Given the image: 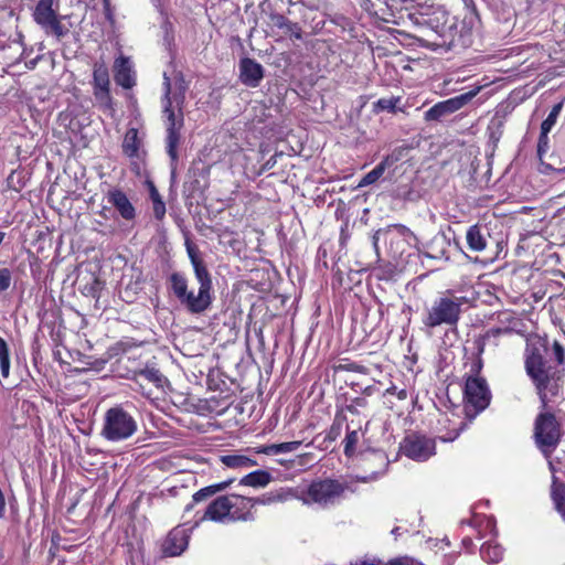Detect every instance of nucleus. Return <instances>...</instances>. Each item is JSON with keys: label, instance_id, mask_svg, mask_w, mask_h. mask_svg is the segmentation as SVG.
<instances>
[{"label": "nucleus", "instance_id": "nucleus-7", "mask_svg": "<svg viewBox=\"0 0 565 565\" xmlns=\"http://www.w3.org/2000/svg\"><path fill=\"white\" fill-rule=\"evenodd\" d=\"M350 490L348 482H341L335 479H323L313 481L301 498L305 504H318L322 508L334 505L344 497V492Z\"/></svg>", "mask_w": 565, "mask_h": 565}, {"label": "nucleus", "instance_id": "nucleus-53", "mask_svg": "<svg viewBox=\"0 0 565 565\" xmlns=\"http://www.w3.org/2000/svg\"><path fill=\"white\" fill-rule=\"evenodd\" d=\"M273 162H276L275 160V157H271L269 160H267V167H269L270 164H273Z\"/></svg>", "mask_w": 565, "mask_h": 565}, {"label": "nucleus", "instance_id": "nucleus-15", "mask_svg": "<svg viewBox=\"0 0 565 565\" xmlns=\"http://www.w3.org/2000/svg\"><path fill=\"white\" fill-rule=\"evenodd\" d=\"M264 77V67L253 58L244 57L239 62V79L248 87H257Z\"/></svg>", "mask_w": 565, "mask_h": 565}, {"label": "nucleus", "instance_id": "nucleus-33", "mask_svg": "<svg viewBox=\"0 0 565 565\" xmlns=\"http://www.w3.org/2000/svg\"><path fill=\"white\" fill-rule=\"evenodd\" d=\"M364 435L361 427H358L355 429H350V426H348L347 435L343 440L344 444V455L347 457H352L356 451V446L361 439V437Z\"/></svg>", "mask_w": 565, "mask_h": 565}, {"label": "nucleus", "instance_id": "nucleus-56", "mask_svg": "<svg viewBox=\"0 0 565 565\" xmlns=\"http://www.w3.org/2000/svg\"><path fill=\"white\" fill-rule=\"evenodd\" d=\"M134 166H135L134 168H135L136 172L139 173V171H140L139 164L138 163H134Z\"/></svg>", "mask_w": 565, "mask_h": 565}, {"label": "nucleus", "instance_id": "nucleus-8", "mask_svg": "<svg viewBox=\"0 0 565 565\" xmlns=\"http://www.w3.org/2000/svg\"><path fill=\"white\" fill-rule=\"evenodd\" d=\"M381 239L385 242L393 257H402L408 248L417 244L415 234L402 224H393L385 228L377 230L372 237V244L375 250H377Z\"/></svg>", "mask_w": 565, "mask_h": 565}, {"label": "nucleus", "instance_id": "nucleus-27", "mask_svg": "<svg viewBox=\"0 0 565 565\" xmlns=\"http://www.w3.org/2000/svg\"><path fill=\"white\" fill-rule=\"evenodd\" d=\"M302 441H287L281 444H271V445H263L255 448L256 454H265V455H278V454H287L296 451Z\"/></svg>", "mask_w": 565, "mask_h": 565}, {"label": "nucleus", "instance_id": "nucleus-45", "mask_svg": "<svg viewBox=\"0 0 565 565\" xmlns=\"http://www.w3.org/2000/svg\"><path fill=\"white\" fill-rule=\"evenodd\" d=\"M380 476H381L380 472H372V473L365 475V476H355L354 480L359 481V482H371V481L379 479Z\"/></svg>", "mask_w": 565, "mask_h": 565}, {"label": "nucleus", "instance_id": "nucleus-57", "mask_svg": "<svg viewBox=\"0 0 565 565\" xmlns=\"http://www.w3.org/2000/svg\"><path fill=\"white\" fill-rule=\"evenodd\" d=\"M478 522V525L480 526V520L476 519L473 520V524H476ZM469 524H472V521H469Z\"/></svg>", "mask_w": 565, "mask_h": 565}, {"label": "nucleus", "instance_id": "nucleus-25", "mask_svg": "<svg viewBox=\"0 0 565 565\" xmlns=\"http://www.w3.org/2000/svg\"><path fill=\"white\" fill-rule=\"evenodd\" d=\"M394 164V160L386 156L374 169L367 172L358 183V188H365L374 184Z\"/></svg>", "mask_w": 565, "mask_h": 565}, {"label": "nucleus", "instance_id": "nucleus-9", "mask_svg": "<svg viewBox=\"0 0 565 565\" xmlns=\"http://www.w3.org/2000/svg\"><path fill=\"white\" fill-rule=\"evenodd\" d=\"M491 391L486 379L481 376H467L463 390L465 414L471 422L483 412L491 402Z\"/></svg>", "mask_w": 565, "mask_h": 565}, {"label": "nucleus", "instance_id": "nucleus-48", "mask_svg": "<svg viewBox=\"0 0 565 565\" xmlns=\"http://www.w3.org/2000/svg\"><path fill=\"white\" fill-rule=\"evenodd\" d=\"M545 459L547 460V466H548V469H550V471L552 473V477H551V481H552L554 477H557L556 476L557 469H556V467H555V465H554V462L552 460V456L548 457V458H545Z\"/></svg>", "mask_w": 565, "mask_h": 565}, {"label": "nucleus", "instance_id": "nucleus-14", "mask_svg": "<svg viewBox=\"0 0 565 565\" xmlns=\"http://www.w3.org/2000/svg\"><path fill=\"white\" fill-rule=\"evenodd\" d=\"M563 108V103H558L553 106L552 110L550 111L547 118L542 122L541 125V135L537 142V157L541 161V171L543 173H546L547 171H557L563 172L565 171V167L563 169H554L551 164H545L543 162V153L548 148V137L547 134L551 131L553 126L556 124V120L559 116V113Z\"/></svg>", "mask_w": 565, "mask_h": 565}, {"label": "nucleus", "instance_id": "nucleus-41", "mask_svg": "<svg viewBox=\"0 0 565 565\" xmlns=\"http://www.w3.org/2000/svg\"><path fill=\"white\" fill-rule=\"evenodd\" d=\"M481 355L482 354H479L477 352L476 359L470 364V371H469L470 374L468 376H479V373L481 372L482 366H483V361L481 359Z\"/></svg>", "mask_w": 565, "mask_h": 565}, {"label": "nucleus", "instance_id": "nucleus-12", "mask_svg": "<svg viewBox=\"0 0 565 565\" xmlns=\"http://www.w3.org/2000/svg\"><path fill=\"white\" fill-rule=\"evenodd\" d=\"M401 449L413 460L426 461L435 455L436 445L434 439L414 434L404 439Z\"/></svg>", "mask_w": 565, "mask_h": 565}, {"label": "nucleus", "instance_id": "nucleus-35", "mask_svg": "<svg viewBox=\"0 0 565 565\" xmlns=\"http://www.w3.org/2000/svg\"><path fill=\"white\" fill-rule=\"evenodd\" d=\"M399 96H392L388 98H380L377 102L374 103V111H390V113H396L401 108L398 107V104L401 103Z\"/></svg>", "mask_w": 565, "mask_h": 565}, {"label": "nucleus", "instance_id": "nucleus-22", "mask_svg": "<svg viewBox=\"0 0 565 565\" xmlns=\"http://www.w3.org/2000/svg\"><path fill=\"white\" fill-rule=\"evenodd\" d=\"M480 556L489 564H498L503 559L504 548L494 539H490L481 545Z\"/></svg>", "mask_w": 565, "mask_h": 565}, {"label": "nucleus", "instance_id": "nucleus-6", "mask_svg": "<svg viewBox=\"0 0 565 565\" xmlns=\"http://www.w3.org/2000/svg\"><path fill=\"white\" fill-rule=\"evenodd\" d=\"M137 429L136 418L121 406H114L104 415L100 435L108 441L118 443L129 439Z\"/></svg>", "mask_w": 565, "mask_h": 565}, {"label": "nucleus", "instance_id": "nucleus-21", "mask_svg": "<svg viewBox=\"0 0 565 565\" xmlns=\"http://www.w3.org/2000/svg\"><path fill=\"white\" fill-rule=\"evenodd\" d=\"M490 234L486 226L472 225L466 234L467 244L472 252H482L489 244Z\"/></svg>", "mask_w": 565, "mask_h": 565}, {"label": "nucleus", "instance_id": "nucleus-4", "mask_svg": "<svg viewBox=\"0 0 565 565\" xmlns=\"http://www.w3.org/2000/svg\"><path fill=\"white\" fill-rule=\"evenodd\" d=\"M253 501L237 494L221 495L209 503L204 513L192 524L195 529L204 521L228 523L253 520Z\"/></svg>", "mask_w": 565, "mask_h": 565}, {"label": "nucleus", "instance_id": "nucleus-26", "mask_svg": "<svg viewBox=\"0 0 565 565\" xmlns=\"http://www.w3.org/2000/svg\"><path fill=\"white\" fill-rule=\"evenodd\" d=\"M232 480H228V481H223V482H220V483H215V484H212V486H207L205 488H202L200 489L199 491H196L193 495H192V502L189 503L186 507H185V512H189L193 509L194 504L195 503H199L201 501H204L206 500L207 498L214 495L215 493L220 492V491H223L225 490L230 484H231Z\"/></svg>", "mask_w": 565, "mask_h": 565}, {"label": "nucleus", "instance_id": "nucleus-46", "mask_svg": "<svg viewBox=\"0 0 565 565\" xmlns=\"http://www.w3.org/2000/svg\"><path fill=\"white\" fill-rule=\"evenodd\" d=\"M104 13L109 22L114 21V13L110 4V0H103Z\"/></svg>", "mask_w": 565, "mask_h": 565}, {"label": "nucleus", "instance_id": "nucleus-42", "mask_svg": "<svg viewBox=\"0 0 565 565\" xmlns=\"http://www.w3.org/2000/svg\"><path fill=\"white\" fill-rule=\"evenodd\" d=\"M480 526H483L491 535H497L495 520L491 516H484L480 520Z\"/></svg>", "mask_w": 565, "mask_h": 565}, {"label": "nucleus", "instance_id": "nucleus-5", "mask_svg": "<svg viewBox=\"0 0 565 565\" xmlns=\"http://www.w3.org/2000/svg\"><path fill=\"white\" fill-rule=\"evenodd\" d=\"M468 303L463 296H446L436 299L426 310L423 323L429 329L446 324L456 326L460 319L461 307Z\"/></svg>", "mask_w": 565, "mask_h": 565}, {"label": "nucleus", "instance_id": "nucleus-31", "mask_svg": "<svg viewBox=\"0 0 565 565\" xmlns=\"http://www.w3.org/2000/svg\"><path fill=\"white\" fill-rule=\"evenodd\" d=\"M504 334H508L507 327L488 329L483 335L475 341L476 350H478L479 354H482L487 343L493 342L497 345L498 343L494 340Z\"/></svg>", "mask_w": 565, "mask_h": 565}, {"label": "nucleus", "instance_id": "nucleus-54", "mask_svg": "<svg viewBox=\"0 0 565 565\" xmlns=\"http://www.w3.org/2000/svg\"><path fill=\"white\" fill-rule=\"evenodd\" d=\"M273 162H276L275 160V157H271L269 160H267V167H269L270 164H273Z\"/></svg>", "mask_w": 565, "mask_h": 565}, {"label": "nucleus", "instance_id": "nucleus-49", "mask_svg": "<svg viewBox=\"0 0 565 565\" xmlns=\"http://www.w3.org/2000/svg\"><path fill=\"white\" fill-rule=\"evenodd\" d=\"M150 199H151L152 203L157 202L158 200H162L154 185L150 186Z\"/></svg>", "mask_w": 565, "mask_h": 565}, {"label": "nucleus", "instance_id": "nucleus-16", "mask_svg": "<svg viewBox=\"0 0 565 565\" xmlns=\"http://www.w3.org/2000/svg\"><path fill=\"white\" fill-rule=\"evenodd\" d=\"M107 201L118 211L124 220L131 221L135 218L136 210L126 193L121 190H109L107 193Z\"/></svg>", "mask_w": 565, "mask_h": 565}, {"label": "nucleus", "instance_id": "nucleus-17", "mask_svg": "<svg viewBox=\"0 0 565 565\" xmlns=\"http://www.w3.org/2000/svg\"><path fill=\"white\" fill-rule=\"evenodd\" d=\"M93 84L95 97L99 100H109V73L104 63H95Z\"/></svg>", "mask_w": 565, "mask_h": 565}, {"label": "nucleus", "instance_id": "nucleus-18", "mask_svg": "<svg viewBox=\"0 0 565 565\" xmlns=\"http://www.w3.org/2000/svg\"><path fill=\"white\" fill-rule=\"evenodd\" d=\"M115 82L124 87L131 88L136 84L135 72L132 70V62L129 57L119 56L115 61Z\"/></svg>", "mask_w": 565, "mask_h": 565}, {"label": "nucleus", "instance_id": "nucleus-11", "mask_svg": "<svg viewBox=\"0 0 565 565\" xmlns=\"http://www.w3.org/2000/svg\"><path fill=\"white\" fill-rule=\"evenodd\" d=\"M479 89L480 87H477L476 89L469 90L465 94H460L435 104L426 110L425 119L427 121H437L450 114H454L466 106L478 94Z\"/></svg>", "mask_w": 565, "mask_h": 565}, {"label": "nucleus", "instance_id": "nucleus-37", "mask_svg": "<svg viewBox=\"0 0 565 565\" xmlns=\"http://www.w3.org/2000/svg\"><path fill=\"white\" fill-rule=\"evenodd\" d=\"M289 497V492L288 491H280L276 494L274 493H266L264 494L263 497L260 498H248V500H252L253 501V508L256 505V504H270L275 501H285L287 500Z\"/></svg>", "mask_w": 565, "mask_h": 565}, {"label": "nucleus", "instance_id": "nucleus-36", "mask_svg": "<svg viewBox=\"0 0 565 565\" xmlns=\"http://www.w3.org/2000/svg\"><path fill=\"white\" fill-rule=\"evenodd\" d=\"M0 371L1 375L7 379L10 374V353L9 348L3 338L0 337Z\"/></svg>", "mask_w": 565, "mask_h": 565}, {"label": "nucleus", "instance_id": "nucleus-59", "mask_svg": "<svg viewBox=\"0 0 565 565\" xmlns=\"http://www.w3.org/2000/svg\"><path fill=\"white\" fill-rule=\"evenodd\" d=\"M562 519L565 521V516H562Z\"/></svg>", "mask_w": 565, "mask_h": 565}, {"label": "nucleus", "instance_id": "nucleus-40", "mask_svg": "<svg viewBox=\"0 0 565 565\" xmlns=\"http://www.w3.org/2000/svg\"><path fill=\"white\" fill-rule=\"evenodd\" d=\"M366 405L367 401L364 397H356L347 406V409L352 414H359L360 408H364Z\"/></svg>", "mask_w": 565, "mask_h": 565}, {"label": "nucleus", "instance_id": "nucleus-55", "mask_svg": "<svg viewBox=\"0 0 565 565\" xmlns=\"http://www.w3.org/2000/svg\"><path fill=\"white\" fill-rule=\"evenodd\" d=\"M360 565H377V564L372 563V562L363 561V562H361V564H360Z\"/></svg>", "mask_w": 565, "mask_h": 565}, {"label": "nucleus", "instance_id": "nucleus-1", "mask_svg": "<svg viewBox=\"0 0 565 565\" xmlns=\"http://www.w3.org/2000/svg\"><path fill=\"white\" fill-rule=\"evenodd\" d=\"M554 356L557 365L565 362V350L559 342L554 341L552 351L547 337L532 330V381L542 404L534 424V441L544 458L553 455L562 439V427L555 415L547 409L551 397L558 394L561 371L551 364Z\"/></svg>", "mask_w": 565, "mask_h": 565}, {"label": "nucleus", "instance_id": "nucleus-47", "mask_svg": "<svg viewBox=\"0 0 565 565\" xmlns=\"http://www.w3.org/2000/svg\"><path fill=\"white\" fill-rule=\"evenodd\" d=\"M414 559L407 556L397 557L390 562L391 565H413Z\"/></svg>", "mask_w": 565, "mask_h": 565}, {"label": "nucleus", "instance_id": "nucleus-3", "mask_svg": "<svg viewBox=\"0 0 565 565\" xmlns=\"http://www.w3.org/2000/svg\"><path fill=\"white\" fill-rule=\"evenodd\" d=\"M198 291L190 289L189 279L184 273L173 271L168 277V288L179 303L192 315H202L213 303V282L211 275H194Z\"/></svg>", "mask_w": 565, "mask_h": 565}, {"label": "nucleus", "instance_id": "nucleus-24", "mask_svg": "<svg viewBox=\"0 0 565 565\" xmlns=\"http://www.w3.org/2000/svg\"><path fill=\"white\" fill-rule=\"evenodd\" d=\"M551 500L554 509L561 516H565V482L554 477L550 488Z\"/></svg>", "mask_w": 565, "mask_h": 565}, {"label": "nucleus", "instance_id": "nucleus-10", "mask_svg": "<svg viewBox=\"0 0 565 565\" xmlns=\"http://www.w3.org/2000/svg\"><path fill=\"white\" fill-rule=\"evenodd\" d=\"M54 2L55 0H39L32 17L46 34L62 39L67 34L68 30L61 23L56 10L53 8Z\"/></svg>", "mask_w": 565, "mask_h": 565}, {"label": "nucleus", "instance_id": "nucleus-29", "mask_svg": "<svg viewBox=\"0 0 565 565\" xmlns=\"http://www.w3.org/2000/svg\"><path fill=\"white\" fill-rule=\"evenodd\" d=\"M186 253L191 265L193 267L194 275H211L204 260L199 254V249L195 245H193L190 241L185 242Z\"/></svg>", "mask_w": 565, "mask_h": 565}, {"label": "nucleus", "instance_id": "nucleus-19", "mask_svg": "<svg viewBox=\"0 0 565 565\" xmlns=\"http://www.w3.org/2000/svg\"><path fill=\"white\" fill-rule=\"evenodd\" d=\"M509 324L507 326L508 334L516 333L523 337L525 342L524 351V369L526 374L530 376V335L526 334V326L516 317L509 313L504 315V319Z\"/></svg>", "mask_w": 565, "mask_h": 565}, {"label": "nucleus", "instance_id": "nucleus-32", "mask_svg": "<svg viewBox=\"0 0 565 565\" xmlns=\"http://www.w3.org/2000/svg\"><path fill=\"white\" fill-rule=\"evenodd\" d=\"M271 480V476L269 472L265 470H256L246 476H244L239 483L243 486L254 487V488H263L266 487Z\"/></svg>", "mask_w": 565, "mask_h": 565}, {"label": "nucleus", "instance_id": "nucleus-51", "mask_svg": "<svg viewBox=\"0 0 565 565\" xmlns=\"http://www.w3.org/2000/svg\"><path fill=\"white\" fill-rule=\"evenodd\" d=\"M462 544L466 546V547H470L472 545V540L470 537H465L462 540Z\"/></svg>", "mask_w": 565, "mask_h": 565}, {"label": "nucleus", "instance_id": "nucleus-28", "mask_svg": "<svg viewBox=\"0 0 565 565\" xmlns=\"http://www.w3.org/2000/svg\"><path fill=\"white\" fill-rule=\"evenodd\" d=\"M221 462L231 469H247L257 466V461L245 455H224L220 458Z\"/></svg>", "mask_w": 565, "mask_h": 565}, {"label": "nucleus", "instance_id": "nucleus-50", "mask_svg": "<svg viewBox=\"0 0 565 565\" xmlns=\"http://www.w3.org/2000/svg\"><path fill=\"white\" fill-rule=\"evenodd\" d=\"M374 456L382 462V465L384 467L388 466V460H387L386 456L384 455V452L379 451V452H375Z\"/></svg>", "mask_w": 565, "mask_h": 565}, {"label": "nucleus", "instance_id": "nucleus-30", "mask_svg": "<svg viewBox=\"0 0 565 565\" xmlns=\"http://www.w3.org/2000/svg\"><path fill=\"white\" fill-rule=\"evenodd\" d=\"M139 379L153 383L157 387H162L166 382L164 375L153 365H147L145 369L136 371L135 381L138 383Z\"/></svg>", "mask_w": 565, "mask_h": 565}, {"label": "nucleus", "instance_id": "nucleus-58", "mask_svg": "<svg viewBox=\"0 0 565 565\" xmlns=\"http://www.w3.org/2000/svg\"><path fill=\"white\" fill-rule=\"evenodd\" d=\"M494 120L491 121V126L489 127V129H491V127L494 125Z\"/></svg>", "mask_w": 565, "mask_h": 565}, {"label": "nucleus", "instance_id": "nucleus-34", "mask_svg": "<svg viewBox=\"0 0 565 565\" xmlns=\"http://www.w3.org/2000/svg\"><path fill=\"white\" fill-rule=\"evenodd\" d=\"M271 20L274 25L278 29L284 30L285 33L290 34L296 39L301 38V29L299 28V25L297 23L289 21L286 17L281 14H275L273 15Z\"/></svg>", "mask_w": 565, "mask_h": 565}, {"label": "nucleus", "instance_id": "nucleus-38", "mask_svg": "<svg viewBox=\"0 0 565 565\" xmlns=\"http://www.w3.org/2000/svg\"><path fill=\"white\" fill-rule=\"evenodd\" d=\"M394 196L404 201H414L417 198L416 192L408 184L396 186L394 190Z\"/></svg>", "mask_w": 565, "mask_h": 565}, {"label": "nucleus", "instance_id": "nucleus-43", "mask_svg": "<svg viewBox=\"0 0 565 565\" xmlns=\"http://www.w3.org/2000/svg\"><path fill=\"white\" fill-rule=\"evenodd\" d=\"M153 214L157 220H162L166 215V204L162 200L152 203Z\"/></svg>", "mask_w": 565, "mask_h": 565}, {"label": "nucleus", "instance_id": "nucleus-39", "mask_svg": "<svg viewBox=\"0 0 565 565\" xmlns=\"http://www.w3.org/2000/svg\"><path fill=\"white\" fill-rule=\"evenodd\" d=\"M12 274L9 268L0 269V291H6L11 285Z\"/></svg>", "mask_w": 565, "mask_h": 565}, {"label": "nucleus", "instance_id": "nucleus-44", "mask_svg": "<svg viewBox=\"0 0 565 565\" xmlns=\"http://www.w3.org/2000/svg\"><path fill=\"white\" fill-rule=\"evenodd\" d=\"M385 394L395 395L399 401H404L407 398L408 394L405 388L398 390L397 386L392 385L386 388Z\"/></svg>", "mask_w": 565, "mask_h": 565}, {"label": "nucleus", "instance_id": "nucleus-23", "mask_svg": "<svg viewBox=\"0 0 565 565\" xmlns=\"http://www.w3.org/2000/svg\"><path fill=\"white\" fill-rule=\"evenodd\" d=\"M142 139L137 128H129L122 141V151L129 158H139Z\"/></svg>", "mask_w": 565, "mask_h": 565}, {"label": "nucleus", "instance_id": "nucleus-13", "mask_svg": "<svg viewBox=\"0 0 565 565\" xmlns=\"http://www.w3.org/2000/svg\"><path fill=\"white\" fill-rule=\"evenodd\" d=\"M192 526L185 529L184 526L173 527L161 543V553L166 557L180 556L189 545Z\"/></svg>", "mask_w": 565, "mask_h": 565}, {"label": "nucleus", "instance_id": "nucleus-20", "mask_svg": "<svg viewBox=\"0 0 565 565\" xmlns=\"http://www.w3.org/2000/svg\"><path fill=\"white\" fill-rule=\"evenodd\" d=\"M450 418L447 414L441 415L438 419V424L440 426L439 431H443V428L446 429V433L439 435L438 439L443 443L454 441L467 426V423L460 420L458 417L452 416Z\"/></svg>", "mask_w": 565, "mask_h": 565}, {"label": "nucleus", "instance_id": "nucleus-52", "mask_svg": "<svg viewBox=\"0 0 565 565\" xmlns=\"http://www.w3.org/2000/svg\"><path fill=\"white\" fill-rule=\"evenodd\" d=\"M399 530H401V527H395V529H393V530H392V534H393V535H395V536L399 535V534H401V533H399Z\"/></svg>", "mask_w": 565, "mask_h": 565}, {"label": "nucleus", "instance_id": "nucleus-2", "mask_svg": "<svg viewBox=\"0 0 565 565\" xmlns=\"http://www.w3.org/2000/svg\"><path fill=\"white\" fill-rule=\"evenodd\" d=\"M188 84L180 72L173 71L171 76L163 73V116L167 119V152L172 161L178 159L180 129L183 126L182 105L185 100Z\"/></svg>", "mask_w": 565, "mask_h": 565}]
</instances>
